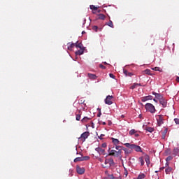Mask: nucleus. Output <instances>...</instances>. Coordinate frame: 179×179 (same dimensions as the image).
<instances>
[{"mask_svg":"<svg viewBox=\"0 0 179 179\" xmlns=\"http://www.w3.org/2000/svg\"><path fill=\"white\" fill-rule=\"evenodd\" d=\"M152 94L155 96L157 100H159V104L162 106L163 108H166V107H167V100L163 97V95L155 92H152Z\"/></svg>","mask_w":179,"mask_h":179,"instance_id":"obj_1","label":"nucleus"},{"mask_svg":"<svg viewBox=\"0 0 179 179\" xmlns=\"http://www.w3.org/2000/svg\"><path fill=\"white\" fill-rule=\"evenodd\" d=\"M126 148H128L129 149L134 150L135 152H142V148L139 145H136L135 144H131L129 143H126L124 144Z\"/></svg>","mask_w":179,"mask_h":179,"instance_id":"obj_2","label":"nucleus"},{"mask_svg":"<svg viewBox=\"0 0 179 179\" xmlns=\"http://www.w3.org/2000/svg\"><path fill=\"white\" fill-rule=\"evenodd\" d=\"M145 108L146 111H148V113H150L151 114H155V113H156V108H155V106L150 103H147L145 105Z\"/></svg>","mask_w":179,"mask_h":179,"instance_id":"obj_3","label":"nucleus"},{"mask_svg":"<svg viewBox=\"0 0 179 179\" xmlns=\"http://www.w3.org/2000/svg\"><path fill=\"white\" fill-rule=\"evenodd\" d=\"M109 156H114V157H122V150L117 151L115 150H111L109 152Z\"/></svg>","mask_w":179,"mask_h":179,"instance_id":"obj_4","label":"nucleus"},{"mask_svg":"<svg viewBox=\"0 0 179 179\" xmlns=\"http://www.w3.org/2000/svg\"><path fill=\"white\" fill-rule=\"evenodd\" d=\"M79 155H80L81 157L75 158L74 163H77V162H86L90 159V157L89 156L83 157L81 152H80Z\"/></svg>","mask_w":179,"mask_h":179,"instance_id":"obj_5","label":"nucleus"},{"mask_svg":"<svg viewBox=\"0 0 179 179\" xmlns=\"http://www.w3.org/2000/svg\"><path fill=\"white\" fill-rule=\"evenodd\" d=\"M156 118L158 127H161L162 125H163V124H164V115H157L156 116Z\"/></svg>","mask_w":179,"mask_h":179,"instance_id":"obj_6","label":"nucleus"},{"mask_svg":"<svg viewBox=\"0 0 179 179\" xmlns=\"http://www.w3.org/2000/svg\"><path fill=\"white\" fill-rule=\"evenodd\" d=\"M90 136V133L89 131H85L80 135V136L78 138V141L85 142L86 139H87V138H89Z\"/></svg>","mask_w":179,"mask_h":179,"instance_id":"obj_7","label":"nucleus"},{"mask_svg":"<svg viewBox=\"0 0 179 179\" xmlns=\"http://www.w3.org/2000/svg\"><path fill=\"white\" fill-rule=\"evenodd\" d=\"M113 96H107L105 99V104H108V106H111L113 104Z\"/></svg>","mask_w":179,"mask_h":179,"instance_id":"obj_8","label":"nucleus"},{"mask_svg":"<svg viewBox=\"0 0 179 179\" xmlns=\"http://www.w3.org/2000/svg\"><path fill=\"white\" fill-rule=\"evenodd\" d=\"M76 171L78 173V174H80V176H82V174H85V168H82L80 166H79V165L76 166Z\"/></svg>","mask_w":179,"mask_h":179,"instance_id":"obj_9","label":"nucleus"},{"mask_svg":"<svg viewBox=\"0 0 179 179\" xmlns=\"http://www.w3.org/2000/svg\"><path fill=\"white\" fill-rule=\"evenodd\" d=\"M148 100H153V96H152V95H148V96H143V97L141 99V101H142L143 103H145V101H148Z\"/></svg>","mask_w":179,"mask_h":179,"instance_id":"obj_10","label":"nucleus"},{"mask_svg":"<svg viewBox=\"0 0 179 179\" xmlns=\"http://www.w3.org/2000/svg\"><path fill=\"white\" fill-rule=\"evenodd\" d=\"M96 152H97V153H99V155H106V150L98 147L96 148H95Z\"/></svg>","mask_w":179,"mask_h":179,"instance_id":"obj_11","label":"nucleus"},{"mask_svg":"<svg viewBox=\"0 0 179 179\" xmlns=\"http://www.w3.org/2000/svg\"><path fill=\"white\" fill-rule=\"evenodd\" d=\"M110 139L114 146H116L117 145H120V143H122L117 138H114L113 137H111Z\"/></svg>","mask_w":179,"mask_h":179,"instance_id":"obj_12","label":"nucleus"},{"mask_svg":"<svg viewBox=\"0 0 179 179\" xmlns=\"http://www.w3.org/2000/svg\"><path fill=\"white\" fill-rule=\"evenodd\" d=\"M74 47H76V43H67V50H69V51H72Z\"/></svg>","mask_w":179,"mask_h":179,"instance_id":"obj_13","label":"nucleus"},{"mask_svg":"<svg viewBox=\"0 0 179 179\" xmlns=\"http://www.w3.org/2000/svg\"><path fill=\"white\" fill-rule=\"evenodd\" d=\"M87 76L90 79H92L93 80L97 79V76H96V74H92L90 73H88Z\"/></svg>","mask_w":179,"mask_h":179,"instance_id":"obj_14","label":"nucleus"},{"mask_svg":"<svg viewBox=\"0 0 179 179\" xmlns=\"http://www.w3.org/2000/svg\"><path fill=\"white\" fill-rule=\"evenodd\" d=\"M145 162H146L147 166H149L150 164V157H149V155H145Z\"/></svg>","mask_w":179,"mask_h":179,"instance_id":"obj_15","label":"nucleus"},{"mask_svg":"<svg viewBox=\"0 0 179 179\" xmlns=\"http://www.w3.org/2000/svg\"><path fill=\"white\" fill-rule=\"evenodd\" d=\"M76 44V47L77 48H80V49H85V48L83 47V44H82V43H78V41L76 43H75Z\"/></svg>","mask_w":179,"mask_h":179,"instance_id":"obj_16","label":"nucleus"},{"mask_svg":"<svg viewBox=\"0 0 179 179\" xmlns=\"http://www.w3.org/2000/svg\"><path fill=\"white\" fill-rule=\"evenodd\" d=\"M85 52V49H80L77 50L75 54L76 55H82Z\"/></svg>","mask_w":179,"mask_h":179,"instance_id":"obj_17","label":"nucleus"},{"mask_svg":"<svg viewBox=\"0 0 179 179\" xmlns=\"http://www.w3.org/2000/svg\"><path fill=\"white\" fill-rule=\"evenodd\" d=\"M172 171H173V168H171V166H168L165 169L166 174H170V173H171Z\"/></svg>","mask_w":179,"mask_h":179,"instance_id":"obj_18","label":"nucleus"},{"mask_svg":"<svg viewBox=\"0 0 179 179\" xmlns=\"http://www.w3.org/2000/svg\"><path fill=\"white\" fill-rule=\"evenodd\" d=\"M138 86H142V85L141 83H134V85L130 87V89L134 90V89H136Z\"/></svg>","mask_w":179,"mask_h":179,"instance_id":"obj_19","label":"nucleus"},{"mask_svg":"<svg viewBox=\"0 0 179 179\" xmlns=\"http://www.w3.org/2000/svg\"><path fill=\"white\" fill-rule=\"evenodd\" d=\"M138 162L139 163H141V166H144L145 164V160L143 159V157H140L138 158Z\"/></svg>","mask_w":179,"mask_h":179,"instance_id":"obj_20","label":"nucleus"},{"mask_svg":"<svg viewBox=\"0 0 179 179\" xmlns=\"http://www.w3.org/2000/svg\"><path fill=\"white\" fill-rule=\"evenodd\" d=\"M145 177H146V175H145V173H141L138 176L137 179H145Z\"/></svg>","mask_w":179,"mask_h":179,"instance_id":"obj_21","label":"nucleus"},{"mask_svg":"<svg viewBox=\"0 0 179 179\" xmlns=\"http://www.w3.org/2000/svg\"><path fill=\"white\" fill-rule=\"evenodd\" d=\"M115 149H116V150H117V151H120V150L122 151V149H124V147L117 145H115Z\"/></svg>","mask_w":179,"mask_h":179,"instance_id":"obj_22","label":"nucleus"},{"mask_svg":"<svg viewBox=\"0 0 179 179\" xmlns=\"http://www.w3.org/2000/svg\"><path fill=\"white\" fill-rule=\"evenodd\" d=\"M88 121H90V117H85L81 120V122L83 123L87 122Z\"/></svg>","mask_w":179,"mask_h":179,"instance_id":"obj_23","label":"nucleus"},{"mask_svg":"<svg viewBox=\"0 0 179 179\" xmlns=\"http://www.w3.org/2000/svg\"><path fill=\"white\" fill-rule=\"evenodd\" d=\"M99 19L101 20H106V15L104 14H99L98 15Z\"/></svg>","mask_w":179,"mask_h":179,"instance_id":"obj_24","label":"nucleus"},{"mask_svg":"<svg viewBox=\"0 0 179 179\" xmlns=\"http://www.w3.org/2000/svg\"><path fill=\"white\" fill-rule=\"evenodd\" d=\"M178 152H179V148H174L173 150V155H175V156H177V155H178Z\"/></svg>","mask_w":179,"mask_h":179,"instance_id":"obj_25","label":"nucleus"},{"mask_svg":"<svg viewBox=\"0 0 179 179\" xmlns=\"http://www.w3.org/2000/svg\"><path fill=\"white\" fill-rule=\"evenodd\" d=\"M122 150H124V155H129V154L131 153V150H128V149L126 148H124V147H123Z\"/></svg>","mask_w":179,"mask_h":179,"instance_id":"obj_26","label":"nucleus"},{"mask_svg":"<svg viewBox=\"0 0 179 179\" xmlns=\"http://www.w3.org/2000/svg\"><path fill=\"white\" fill-rule=\"evenodd\" d=\"M106 24L107 26H109V27L114 29V24H113V21L109 20V22Z\"/></svg>","mask_w":179,"mask_h":179,"instance_id":"obj_27","label":"nucleus"},{"mask_svg":"<svg viewBox=\"0 0 179 179\" xmlns=\"http://www.w3.org/2000/svg\"><path fill=\"white\" fill-rule=\"evenodd\" d=\"M78 108H80V110H85L86 108V103H84L78 106Z\"/></svg>","mask_w":179,"mask_h":179,"instance_id":"obj_28","label":"nucleus"},{"mask_svg":"<svg viewBox=\"0 0 179 179\" xmlns=\"http://www.w3.org/2000/svg\"><path fill=\"white\" fill-rule=\"evenodd\" d=\"M145 130H147L148 132L152 133V132H153V131H155V129L152 127H147L145 128Z\"/></svg>","mask_w":179,"mask_h":179,"instance_id":"obj_29","label":"nucleus"},{"mask_svg":"<svg viewBox=\"0 0 179 179\" xmlns=\"http://www.w3.org/2000/svg\"><path fill=\"white\" fill-rule=\"evenodd\" d=\"M115 163H114V159H109V167H111V166H114Z\"/></svg>","mask_w":179,"mask_h":179,"instance_id":"obj_30","label":"nucleus"},{"mask_svg":"<svg viewBox=\"0 0 179 179\" xmlns=\"http://www.w3.org/2000/svg\"><path fill=\"white\" fill-rule=\"evenodd\" d=\"M136 132H138L136 130H135V129H131V130H130L129 131V135H131V136H132V135H134Z\"/></svg>","mask_w":179,"mask_h":179,"instance_id":"obj_31","label":"nucleus"},{"mask_svg":"<svg viewBox=\"0 0 179 179\" xmlns=\"http://www.w3.org/2000/svg\"><path fill=\"white\" fill-rule=\"evenodd\" d=\"M90 8L92 10H97V7H95L94 5H90Z\"/></svg>","mask_w":179,"mask_h":179,"instance_id":"obj_32","label":"nucleus"},{"mask_svg":"<svg viewBox=\"0 0 179 179\" xmlns=\"http://www.w3.org/2000/svg\"><path fill=\"white\" fill-rule=\"evenodd\" d=\"M76 121H80V114L76 115Z\"/></svg>","mask_w":179,"mask_h":179,"instance_id":"obj_33","label":"nucleus"},{"mask_svg":"<svg viewBox=\"0 0 179 179\" xmlns=\"http://www.w3.org/2000/svg\"><path fill=\"white\" fill-rule=\"evenodd\" d=\"M170 160H173V157L169 155L166 157V162H170Z\"/></svg>","mask_w":179,"mask_h":179,"instance_id":"obj_34","label":"nucleus"},{"mask_svg":"<svg viewBox=\"0 0 179 179\" xmlns=\"http://www.w3.org/2000/svg\"><path fill=\"white\" fill-rule=\"evenodd\" d=\"M98 29H99V27L96 25L92 27V30H94V31H97Z\"/></svg>","mask_w":179,"mask_h":179,"instance_id":"obj_35","label":"nucleus"},{"mask_svg":"<svg viewBox=\"0 0 179 179\" xmlns=\"http://www.w3.org/2000/svg\"><path fill=\"white\" fill-rule=\"evenodd\" d=\"M105 164L107 166V164L109 165L110 163V159H106L104 162Z\"/></svg>","mask_w":179,"mask_h":179,"instance_id":"obj_36","label":"nucleus"},{"mask_svg":"<svg viewBox=\"0 0 179 179\" xmlns=\"http://www.w3.org/2000/svg\"><path fill=\"white\" fill-rule=\"evenodd\" d=\"M85 103V101L83 100H79L78 101V106H81L82 104Z\"/></svg>","mask_w":179,"mask_h":179,"instance_id":"obj_37","label":"nucleus"},{"mask_svg":"<svg viewBox=\"0 0 179 179\" xmlns=\"http://www.w3.org/2000/svg\"><path fill=\"white\" fill-rule=\"evenodd\" d=\"M144 72H145V73H146V75H150V69H146Z\"/></svg>","mask_w":179,"mask_h":179,"instance_id":"obj_38","label":"nucleus"},{"mask_svg":"<svg viewBox=\"0 0 179 179\" xmlns=\"http://www.w3.org/2000/svg\"><path fill=\"white\" fill-rule=\"evenodd\" d=\"M128 71L127 70H125V69H123V73L125 75V76H128Z\"/></svg>","mask_w":179,"mask_h":179,"instance_id":"obj_39","label":"nucleus"},{"mask_svg":"<svg viewBox=\"0 0 179 179\" xmlns=\"http://www.w3.org/2000/svg\"><path fill=\"white\" fill-rule=\"evenodd\" d=\"M101 148H103V149H105V148H107V143H103L101 144Z\"/></svg>","mask_w":179,"mask_h":179,"instance_id":"obj_40","label":"nucleus"},{"mask_svg":"<svg viewBox=\"0 0 179 179\" xmlns=\"http://www.w3.org/2000/svg\"><path fill=\"white\" fill-rule=\"evenodd\" d=\"M109 76H110V78H111L112 79H115V76H114V74H113V73H110V74H109Z\"/></svg>","mask_w":179,"mask_h":179,"instance_id":"obj_41","label":"nucleus"},{"mask_svg":"<svg viewBox=\"0 0 179 179\" xmlns=\"http://www.w3.org/2000/svg\"><path fill=\"white\" fill-rule=\"evenodd\" d=\"M127 76H129V78H131V76H134V73L129 72V73H127Z\"/></svg>","mask_w":179,"mask_h":179,"instance_id":"obj_42","label":"nucleus"},{"mask_svg":"<svg viewBox=\"0 0 179 179\" xmlns=\"http://www.w3.org/2000/svg\"><path fill=\"white\" fill-rule=\"evenodd\" d=\"M174 122H175L178 125H179V119H178V118H175V119H174Z\"/></svg>","mask_w":179,"mask_h":179,"instance_id":"obj_43","label":"nucleus"},{"mask_svg":"<svg viewBox=\"0 0 179 179\" xmlns=\"http://www.w3.org/2000/svg\"><path fill=\"white\" fill-rule=\"evenodd\" d=\"M159 69H160V68H159V67L152 68V71H159Z\"/></svg>","mask_w":179,"mask_h":179,"instance_id":"obj_44","label":"nucleus"},{"mask_svg":"<svg viewBox=\"0 0 179 179\" xmlns=\"http://www.w3.org/2000/svg\"><path fill=\"white\" fill-rule=\"evenodd\" d=\"M103 136H105L104 134H101L100 136H98L99 139H101V141L103 139Z\"/></svg>","mask_w":179,"mask_h":179,"instance_id":"obj_45","label":"nucleus"},{"mask_svg":"<svg viewBox=\"0 0 179 179\" xmlns=\"http://www.w3.org/2000/svg\"><path fill=\"white\" fill-rule=\"evenodd\" d=\"M169 162H166V164H165V167H166V169H167V167H170V166H169Z\"/></svg>","mask_w":179,"mask_h":179,"instance_id":"obj_46","label":"nucleus"},{"mask_svg":"<svg viewBox=\"0 0 179 179\" xmlns=\"http://www.w3.org/2000/svg\"><path fill=\"white\" fill-rule=\"evenodd\" d=\"M99 67L101 68V69H106V66L103 64H100Z\"/></svg>","mask_w":179,"mask_h":179,"instance_id":"obj_47","label":"nucleus"},{"mask_svg":"<svg viewBox=\"0 0 179 179\" xmlns=\"http://www.w3.org/2000/svg\"><path fill=\"white\" fill-rule=\"evenodd\" d=\"M167 131H168L167 129H165L162 134L166 135V134H167Z\"/></svg>","mask_w":179,"mask_h":179,"instance_id":"obj_48","label":"nucleus"},{"mask_svg":"<svg viewBox=\"0 0 179 179\" xmlns=\"http://www.w3.org/2000/svg\"><path fill=\"white\" fill-rule=\"evenodd\" d=\"M134 135L136 138H138V136H139V134H138V132H136Z\"/></svg>","mask_w":179,"mask_h":179,"instance_id":"obj_49","label":"nucleus"},{"mask_svg":"<svg viewBox=\"0 0 179 179\" xmlns=\"http://www.w3.org/2000/svg\"><path fill=\"white\" fill-rule=\"evenodd\" d=\"M101 125H106V122H101Z\"/></svg>","mask_w":179,"mask_h":179,"instance_id":"obj_50","label":"nucleus"},{"mask_svg":"<svg viewBox=\"0 0 179 179\" xmlns=\"http://www.w3.org/2000/svg\"><path fill=\"white\" fill-rule=\"evenodd\" d=\"M97 117H101V112H99V113L97 114Z\"/></svg>","mask_w":179,"mask_h":179,"instance_id":"obj_51","label":"nucleus"},{"mask_svg":"<svg viewBox=\"0 0 179 179\" xmlns=\"http://www.w3.org/2000/svg\"><path fill=\"white\" fill-rule=\"evenodd\" d=\"M165 138H166V135L162 134V139H165Z\"/></svg>","mask_w":179,"mask_h":179,"instance_id":"obj_52","label":"nucleus"},{"mask_svg":"<svg viewBox=\"0 0 179 179\" xmlns=\"http://www.w3.org/2000/svg\"><path fill=\"white\" fill-rule=\"evenodd\" d=\"M176 82H179V77L178 76V77H176Z\"/></svg>","mask_w":179,"mask_h":179,"instance_id":"obj_53","label":"nucleus"},{"mask_svg":"<svg viewBox=\"0 0 179 179\" xmlns=\"http://www.w3.org/2000/svg\"><path fill=\"white\" fill-rule=\"evenodd\" d=\"M159 170H164V166L159 168Z\"/></svg>","mask_w":179,"mask_h":179,"instance_id":"obj_54","label":"nucleus"},{"mask_svg":"<svg viewBox=\"0 0 179 179\" xmlns=\"http://www.w3.org/2000/svg\"><path fill=\"white\" fill-rule=\"evenodd\" d=\"M153 101H154L155 103H157V99H154Z\"/></svg>","mask_w":179,"mask_h":179,"instance_id":"obj_55","label":"nucleus"},{"mask_svg":"<svg viewBox=\"0 0 179 179\" xmlns=\"http://www.w3.org/2000/svg\"><path fill=\"white\" fill-rule=\"evenodd\" d=\"M139 118H142V115H139Z\"/></svg>","mask_w":179,"mask_h":179,"instance_id":"obj_56","label":"nucleus"},{"mask_svg":"<svg viewBox=\"0 0 179 179\" xmlns=\"http://www.w3.org/2000/svg\"><path fill=\"white\" fill-rule=\"evenodd\" d=\"M111 124H112L111 122H108V125H111Z\"/></svg>","mask_w":179,"mask_h":179,"instance_id":"obj_57","label":"nucleus"},{"mask_svg":"<svg viewBox=\"0 0 179 179\" xmlns=\"http://www.w3.org/2000/svg\"><path fill=\"white\" fill-rule=\"evenodd\" d=\"M105 65H107V62H104V63H103Z\"/></svg>","mask_w":179,"mask_h":179,"instance_id":"obj_58","label":"nucleus"},{"mask_svg":"<svg viewBox=\"0 0 179 179\" xmlns=\"http://www.w3.org/2000/svg\"><path fill=\"white\" fill-rule=\"evenodd\" d=\"M85 34V31H83L82 32V34Z\"/></svg>","mask_w":179,"mask_h":179,"instance_id":"obj_59","label":"nucleus"},{"mask_svg":"<svg viewBox=\"0 0 179 179\" xmlns=\"http://www.w3.org/2000/svg\"><path fill=\"white\" fill-rule=\"evenodd\" d=\"M155 173H159V171H155Z\"/></svg>","mask_w":179,"mask_h":179,"instance_id":"obj_60","label":"nucleus"},{"mask_svg":"<svg viewBox=\"0 0 179 179\" xmlns=\"http://www.w3.org/2000/svg\"><path fill=\"white\" fill-rule=\"evenodd\" d=\"M65 47H66V45H64V48H65Z\"/></svg>","mask_w":179,"mask_h":179,"instance_id":"obj_61","label":"nucleus"},{"mask_svg":"<svg viewBox=\"0 0 179 179\" xmlns=\"http://www.w3.org/2000/svg\"><path fill=\"white\" fill-rule=\"evenodd\" d=\"M65 47H66V45H64V48H65Z\"/></svg>","mask_w":179,"mask_h":179,"instance_id":"obj_62","label":"nucleus"},{"mask_svg":"<svg viewBox=\"0 0 179 179\" xmlns=\"http://www.w3.org/2000/svg\"><path fill=\"white\" fill-rule=\"evenodd\" d=\"M72 171V170L70 169V172Z\"/></svg>","mask_w":179,"mask_h":179,"instance_id":"obj_63","label":"nucleus"}]
</instances>
